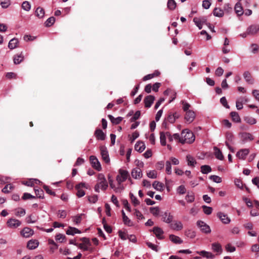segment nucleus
I'll return each mask as SVG.
<instances>
[{"label": "nucleus", "instance_id": "47", "mask_svg": "<svg viewBox=\"0 0 259 259\" xmlns=\"http://www.w3.org/2000/svg\"><path fill=\"white\" fill-rule=\"evenodd\" d=\"M83 214H79L77 215L72 217V221L75 224H79L82 220V217Z\"/></svg>", "mask_w": 259, "mask_h": 259}, {"label": "nucleus", "instance_id": "23", "mask_svg": "<svg viewBox=\"0 0 259 259\" xmlns=\"http://www.w3.org/2000/svg\"><path fill=\"white\" fill-rule=\"evenodd\" d=\"M179 118V115L175 113L174 114H169L167 117L166 120L170 123H173L175 122L176 120Z\"/></svg>", "mask_w": 259, "mask_h": 259}, {"label": "nucleus", "instance_id": "52", "mask_svg": "<svg viewBox=\"0 0 259 259\" xmlns=\"http://www.w3.org/2000/svg\"><path fill=\"white\" fill-rule=\"evenodd\" d=\"M147 176L149 178L156 179L157 176V171L154 170L149 171L147 173Z\"/></svg>", "mask_w": 259, "mask_h": 259}, {"label": "nucleus", "instance_id": "26", "mask_svg": "<svg viewBox=\"0 0 259 259\" xmlns=\"http://www.w3.org/2000/svg\"><path fill=\"white\" fill-rule=\"evenodd\" d=\"M18 39L16 38H12L10 40L8 44V47L10 49L12 50L16 48L18 44Z\"/></svg>", "mask_w": 259, "mask_h": 259}, {"label": "nucleus", "instance_id": "55", "mask_svg": "<svg viewBox=\"0 0 259 259\" xmlns=\"http://www.w3.org/2000/svg\"><path fill=\"white\" fill-rule=\"evenodd\" d=\"M146 244L148 246V247L151 248L152 250L155 251L156 252L158 251V247L157 245H155L152 243L151 242L148 241L146 242Z\"/></svg>", "mask_w": 259, "mask_h": 259}, {"label": "nucleus", "instance_id": "25", "mask_svg": "<svg viewBox=\"0 0 259 259\" xmlns=\"http://www.w3.org/2000/svg\"><path fill=\"white\" fill-rule=\"evenodd\" d=\"M81 231L76 228L69 227L68 229L66 231V234L69 235H74L75 234H80Z\"/></svg>", "mask_w": 259, "mask_h": 259}, {"label": "nucleus", "instance_id": "7", "mask_svg": "<svg viewBox=\"0 0 259 259\" xmlns=\"http://www.w3.org/2000/svg\"><path fill=\"white\" fill-rule=\"evenodd\" d=\"M7 224L9 228L15 229L21 225V222L17 219H10L7 221Z\"/></svg>", "mask_w": 259, "mask_h": 259}, {"label": "nucleus", "instance_id": "54", "mask_svg": "<svg viewBox=\"0 0 259 259\" xmlns=\"http://www.w3.org/2000/svg\"><path fill=\"white\" fill-rule=\"evenodd\" d=\"M250 48L251 49V52L253 54H256L259 51V46L256 44H252L250 45Z\"/></svg>", "mask_w": 259, "mask_h": 259}, {"label": "nucleus", "instance_id": "3", "mask_svg": "<svg viewBox=\"0 0 259 259\" xmlns=\"http://www.w3.org/2000/svg\"><path fill=\"white\" fill-rule=\"evenodd\" d=\"M128 176V172L126 170L120 169L119 170V174L116 176V180L117 182L119 187L121 190L124 189L123 187L121 185V183L124 182Z\"/></svg>", "mask_w": 259, "mask_h": 259}, {"label": "nucleus", "instance_id": "19", "mask_svg": "<svg viewBox=\"0 0 259 259\" xmlns=\"http://www.w3.org/2000/svg\"><path fill=\"white\" fill-rule=\"evenodd\" d=\"M39 242L37 240L32 239L29 240L27 245V247L29 249H34L38 246Z\"/></svg>", "mask_w": 259, "mask_h": 259}, {"label": "nucleus", "instance_id": "1", "mask_svg": "<svg viewBox=\"0 0 259 259\" xmlns=\"http://www.w3.org/2000/svg\"><path fill=\"white\" fill-rule=\"evenodd\" d=\"M108 185L103 174H99L97 177V183L95 186L94 189L96 192L99 193L100 189L104 191L108 188Z\"/></svg>", "mask_w": 259, "mask_h": 259}, {"label": "nucleus", "instance_id": "5", "mask_svg": "<svg viewBox=\"0 0 259 259\" xmlns=\"http://www.w3.org/2000/svg\"><path fill=\"white\" fill-rule=\"evenodd\" d=\"M90 160L93 167H94L98 171L101 170L102 167L100 162L99 161L98 159L95 156H91L90 157Z\"/></svg>", "mask_w": 259, "mask_h": 259}, {"label": "nucleus", "instance_id": "9", "mask_svg": "<svg viewBox=\"0 0 259 259\" xmlns=\"http://www.w3.org/2000/svg\"><path fill=\"white\" fill-rule=\"evenodd\" d=\"M247 29L249 35H255L259 32V24L251 25L249 26Z\"/></svg>", "mask_w": 259, "mask_h": 259}, {"label": "nucleus", "instance_id": "57", "mask_svg": "<svg viewBox=\"0 0 259 259\" xmlns=\"http://www.w3.org/2000/svg\"><path fill=\"white\" fill-rule=\"evenodd\" d=\"M209 179L211 180H212L214 182L217 183H220L222 182V179L221 177L215 176V175H212L209 177Z\"/></svg>", "mask_w": 259, "mask_h": 259}, {"label": "nucleus", "instance_id": "4", "mask_svg": "<svg viewBox=\"0 0 259 259\" xmlns=\"http://www.w3.org/2000/svg\"><path fill=\"white\" fill-rule=\"evenodd\" d=\"M196 224L203 233L209 234L211 232L210 227L203 221H198Z\"/></svg>", "mask_w": 259, "mask_h": 259}, {"label": "nucleus", "instance_id": "24", "mask_svg": "<svg viewBox=\"0 0 259 259\" xmlns=\"http://www.w3.org/2000/svg\"><path fill=\"white\" fill-rule=\"evenodd\" d=\"M234 10L238 16H241L243 14V8L240 3H237L235 6Z\"/></svg>", "mask_w": 259, "mask_h": 259}, {"label": "nucleus", "instance_id": "14", "mask_svg": "<svg viewBox=\"0 0 259 259\" xmlns=\"http://www.w3.org/2000/svg\"><path fill=\"white\" fill-rule=\"evenodd\" d=\"M33 233V230L28 227L24 228L21 232V235L25 238L31 236Z\"/></svg>", "mask_w": 259, "mask_h": 259}, {"label": "nucleus", "instance_id": "59", "mask_svg": "<svg viewBox=\"0 0 259 259\" xmlns=\"http://www.w3.org/2000/svg\"><path fill=\"white\" fill-rule=\"evenodd\" d=\"M134 211L135 215L136 216L138 220H143L144 219V216L139 210L137 209H134Z\"/></svg>", "mask_w": 259, "mask_h": 259}, {"label": "nucleus", "instance_id": "53", "mask_svg": "<svg viewBox=\"0 0 259 259\" xmlns=\"http://www.w3.org/2000/svg\"><path fill=\"white\" fill-rule=\"evenodd\" d=\"M26 221L27 223H34L36 221V218L34 217V215L32 214H31L29 216H27L26 218Z\"/></svg>", "mask_w": 259, "mask_h": 259}, {"label": "nucleus", "instance_id": "35", "mask_svg": "<svg viewBox=\"0 0 259 259\" xmlns=\"http://www.w3.org/2000/svg\"><path fill=\"white\" fill-rule=\"evenodd\" d=\"M40 183L41 182L37 179H31L28 181H26L25 182H23V184L27 185L28 186H32L34 183L40 184Z\"/></svg>", "mask_w": 259, "mask_h": 259}, {"label": "nucleus", "instance_id": "12", "mask_svg": "<svg viewBox=\"0 0 259 259\" xmlns=\"http://www.w3.org/2000/svg\"><path fill=\"white\" fill-rule=\"evenodd\" d=\"M162 217V221L166 223L170 224L172 221L173 215L168 211H165Z\"/></svg>", "mask_w": 259, "mask_h": 259}, {"label": "nucleus", "instance_id": "41", "mask_svg": "<svg viewBox=\"0 0 259 259\" xmlns=\"http://www.w3.org/2000/svg\"><path fill=\"white\" fill-rule=\"evenodd\" d=\"M244 121L248 124L253 125L256 123V119L250 116H245L244 118Z\"/></svg>", "mask_w": 259, "mask_h": 259}, {"label": "nucleus", "instance_id": "17", "mask_svg": "<svg viewBox=\"0 0 259 259\" xmlns=\"http://www.w3.org/2000/svg\"><path fill=\"white\" fill-rule=\"evenodd\" d=\"M95 136L98 140L103 141L106 138V134L100 129H97L96 130Z\"/></svg>", "mask_w": 259, "mask_h": 259}, {"label": "nucleus", "instance_id": "51", "mask_svg": "<svg viewBox=\"0 0 259 259\" xmlns=\"http://www.w3.org/2000/svg\"><path fill=\"white\" fill-rule=\"evenodd\" d=\"M55 22V18L54 17H51L46 20L45 24L46 26L50 27L53 24H54Z\"/></svg>", "mask_w": 259, "mask_h": 259}, {"label": "nucleus", "instance_id": "10", "mask_svg": "<svg viewBox=\"0 0 259 259\" xmlns=\"http://www.w3.org/2000/svg\"><path fill=\"white\" fill-rule=\"evenodd\" d=\"M243 77L245 81L250 84H253L254 83V79L252 77L251 73L248 71H245L243 74Z\"/></svg>", "mask_w": 259, "mask_h": 259}, {"label": "nucleus", "instance_id": "33", "mask_svg": "<svg viewBox=\"0 0 259 259\" xmlns=\"http://www.w3.org/2000/svg\"><path fill=\"white\" fill-rule=\"evenodd\" d=\"M185 235L187 237L193 239L196 236V232L192 229H187L185 231Z\"/></svg>", "mask_w": 259, "mask_h": 259}, {"label": "nucleus", "instance_id": "20", "mask_svg": "<svg viewBox=\"0 0 259 259\" xmlns=\"http://www.w3.org/2000/svg\"><path fill=\"white\" fill-rule=\"evenodd\" d=\"M153 232L155 234L157 238L159 239H162L163 238V230L159 227H155L153 229Z\"/></svg>", "mask_w": 259, "mask_h": 259}, {"label": "nucleus", "instance_id": "21", "mask_svg": "<svg viewBox=\"0 0 259 259\" xmlns=\"http://www.w3.org/2000/svg\"><path fill=\"white\" fill-rule=\"evenodd\" d=\"M146 148L145 144L144 142L138 141L137 142L135 146V149L139 152H143Z\"/></svg>", "mask_w": 259, "mask_h": 259}, {"label": "nucleus", "instance_id": "64", "mask_svg": "<svg viewBox=\"0 0 259 259\" xmlns=\"http://www.w3.org/2000/svg\"><path fill=\"white\" fill-rule=\"evenodd\" d=\"M13 187L11 184H8L5 186V187L2 189L3 192L5 193H8L10 192V191L12 190Z\"/></svg>", "mask_w": 259, "mask_h": 259}, {"label": "nucleus", "instance_id": "15", "mask_svg": "<svg viewBox=\"0 0 259 259\" xmlns=\"http://www.w3.org/2000/svg\"><path fill=\"white\" fill-rule=\"evenodd\" d=\"M155 98L153 96L149 95L147 96L144 99L145 106L146 108H150L152 105Z\"/></svg>", "mask_w": 259, "mask_h": 259}, {"label": "nucleus", "instance_id": "46", "mask_svg": "<svg viewBox=\"0 0 259 259\" xmlns=\"http://www.w3.org/2000/svg\"><path fill=\"white\" fill-rule=\"evenodd\" d=\"M165 171L167 175H171V163L170 161L167 160L165 163Z\"/></svg>", "mask_w": 259, "mask_h": 259}, {"label": "nucleus", "instance_id": "63", "mask_svg": "<svg viewBox=\"0 0 259 259\" xmlns=\"http://www.w3.org/2000/svg\"><path fill=\"white\" fill-rule=\"evenodd\" d=\"M181 103L183 105L182 108L184 111L187 112L188 110H190L189 108L190 107V105L188 103L185 101H182Z\"/></svg>", "mask_w": 259, "mask_h": 259}, {"label": "nucleus", "instance_id": "30", "mask_svg": "<svg viewBox=\"0 0 259 259\" xmlns=\"http://www.w3.org/2000/svg\"><path fill=\"white\" fill-rule=\"evenodd\" d=\"M108 117L111 121V122L114 124H119L122 120V117H117L116 118H115L111 115H109Z\"/></svg>", "mask_w": 259, "mask_h": 259}, {"label": "nucleus", "instance_id": "18", "mask_svg": "<svg viewBox=\"0 0 259 259\" xmlns=\"http://www.w3.org/2000/svg\"><path fill=\"white\" fill-rule=\"evenodd\" d=\"M249 152V149H241L237 153L236 156L239 159H244Z\"/></svg>", "mask_w": 259, "mask_h": 259}, {"label": "nucleus", "instance_id": "32", "mask_svg": "<svg viewBox=\"0 0 259 259\" xmlns=\"http://www.w3.org/2000/svg\"><path fill=\"white\" fill-rule=\"evenodd\" d=\"M198 253L203 257H206L207 258H213L214 257V255L212 253L204 250L198 252Z\"/></svg>", "mask_w": 259, "mask_h": 259}, {"label": "nucleus", "instance_id": "43", "mask_svg": "<svg viewBox=\"0 0 259 259\" xmlns=\"http://www.w3.org/2000/svg\"><path fill=\"white\" fill-rule=\"evenodd\" d=\"M21 7L24 11L28 12L30 10L31 6L29 2L24 1L22 3Z\"/></svg>", "mask_w": 259, "mask_h": 259}, {"label": "nucleus", "instance_id": "34", "mask_svg": "<svg viewBox=\"0 0 259 259\" xmlns=\"http://www.w3.org/2000/svg\"><path fill=\"white\" fill-rule=\"evenodd\" d=\"M186 199L189 203H191L195 200V195L193 192H188L186 196Z\"/></svg>", "mask_w": 259, "mask_h": 259}, {"label": "nucleus", "instance_id": "50", "mask_svg": "<svg viewBox=\"0 0 259 259\" xmlns=\"http://www.w3.org/2000/svg\"><path fill=\"white\" fill-rule=\"evenodd\" d=\"M212 249L214 251L221 252L222 251V246L218 243H214L212 244Z\"/></svg>", "mask_w": 259, "mask_h": 259}, {"label": "nucleus", "instance_id": "11", "mask_svg": "<svg viewBox=\"0 0 259 259\" xmlns=\"http://www.w3.org/2000/svg\"><path fill=\"white\" fill-rule=\"evenodd\" d=\"M132 176L133 178L138 179L142 177L143 174L142 170L139 167H136L132 171Z\"/></svg>", "mask_w": 259, "mask_h": 259}, {"label": "nucleus", "instance_id": "42", "mask_svg": "<svg viewBox=\"0 0 259 259\" xmlns=\"http://www.w3.org/2000/svg\"><path fill=\"white\" fill-rule=\"evenodd\" d=\"M243 99L244 97H241L237 100L236 102V106L238 110H241L243 108Z\"/></svg>", "mask_w": 259, "mask_h": 259}, {"label": "nucleus", "instance_id": "39", "mask_svg": "<svg viewBox=\"0 0 259 259\" xmlns=\"http://www.w3.org/2000/svg\"><path fill=\"white\" fill-rule=\"evenodd\" d=\"M213 15L218 17H222L224 15V11L220 8H216L214 9L213 12Z\"/></svg>", "mask_w": 259, "mask_h": 259}, {"label": "nucleus", "instance_id": "28", "mask_svg": "<svg viewBox=\"0 0 259 259\" xmlns=\"http://www.w3.org/2000/svg\"><path fill=\"white\" fill-rule=\"evenodd\" d=\"M213 150L214 151V155L215 157L219 160H223L224 156L221 151L217 147H214Z\"/></svg>", "mask_w": 259, "mask_h": 259}, {"label": "nucleus", "instance_id": "56", "mask_svg": "<svg viewBox=\"0 0 259 259\" xmlns=\"http://www.w3.org/2000/svg\"><path fill=\"white\" fill-rule=\"evenodd\" d=\"M203 210L204 213L206 214L209 215L211 213L212 211V208L211 207L207 206L205 205H203L202 206Z\"/></svg>", "mask_w": 259, "mask_h": 259}, {"label": "nucleus", "instance_id": "48", "mask_svg": "<svg viewBox=\"0 0 259 259\" xmlns=\"http://www.w3.org/2000/svg\"><path fill=\"white\" fill-rule=\"evenodd\" d=\"M13 60L15 64H19L23 61V57L21 54L19 55H15L14 57Z\"/></svg>", "mask_w": 259, "mask_h": 259}, {"label": "nucleus", "instance_id": "2", "mask_svg": "<svg viewBox=\"0 0 259 259\" xmlns=\"http://www.w3.org/2000/svg\"><path fill=\"white\" fill-rule=\"evenodd\" d=\"M195 141L194 134L188 130H184L181 133L180 142L182 144L192 143Z\"/></svg>", "mask_w": 259, "mask_h": 259}, {"label": "nucleus", "instance_id": "38", "mask_svg": "<svg viewBox=\"0 0 259 259\" xmlns=\"http://www.w3.org/2000/svg\"><path fill=\"white\" fill-rule=\"evenodd\" d=\"M186 160L188 162V165L189 166H194L196 163V161L194 157L190 155H187L186 156Z\"/></svg>", "mask_w": 259, "mask_h": 259}, {"label": "nucleus", "instance_id": "16", "mask_svg": "<svg viewBox=\"0 0 259 259\" xmlns=\"http://www.w3.org/2000/svg\"><path fill=\"white\" fill-rule=\"evenodd\" d=\"M217 216L225 224H228L231 222V220L228 217L227 215L223 212H220L218 213Z\"/></svg>", "mask_w": 259, "mask_h": 259}, {"label": "nucleus", "instance_id": "13", "mask_svg": "<svg viewBox=\"0 0 259 259\" xmlns=\"http://www.w3.org/2000/svg\"><path fill=\"white\" fill-rule=\"evenodd\" d=\"M170 228L176 231H180L183 228V225L181 221H175L170 224Z\"/></svg>", "mask_w": 259, "mask_h": 259}, {"label": "nucleus", "instance_id": "31", "mask_svg": "<svg viewBox=\"0 0 259 259\" xmlns=\"http://www.w3.org/2000/svg\"><path fill=\"white\" fill-rule=\"evenodd\" d=\"M35 14L38 18H42L45 15V10L42 8L39 7L36 9Z\"/></svg>", "mask_w": 259, "mask_h": 259}, {"label": "nucleus", "instance_id": "58", "mask_svg": "<svg viewBox=\"0 0 259 259\" xmlns=\"http://www.w3.org/2000/svg\"><path fill=\"white\" fill-rule=\"evenodd\" d=\"M10 0H1V5L3 8H7L10 5Z\"/></svg>", "mask_w": 259, "mask_h": 259}, {"label": "nucleus", "instance_id": "36", "mask_svg": "<svg viewBox=\"0 0 259 259\" xmlns=\"http://www.w3.org/2000/svg\"><path fill=\"white\" fill-rule=\"evenodd\" d=\"M167 138V136L166 135V132H161L160 134V143L162 146H165L166 145V140Z\"/></svg>", "mask_w": 259, "mask_h": 259}, {"label": "nucleus", "instance_id": "29", "mask_svg": "<svg viewBox=\"0 0 259 259\" xmlns=\"http://www.w3.org/2000/svg\"><path fill=\"white\" fill-rule=\"evenodd\" d=\"M153 187L156 190L162 191L163 190L164 185L162 183L154 181L152 184Z\"/></svg>", "mask_w": 259, "mask_h": 259}, {"label": "nucleus", "instance_id": "60", "mask_svg": "<svg viewBox=\"0 0 259 259\" xmlns=\"http://www.w3.org/2000/svg\"><path fill=\"white\" fill-rule=\"evenodd\" d=\"M177 192L180 194H184L186 192V189L184 185L179 186L177 189Z\"/></svg>", "mask_w": 259, "mask_h": 259}, {"label": "nucleus", "instance_id": "22", "mask_svg": "<svg viewBox=\"0 0 259 259\" xmlns=\"http://www.w3.org/2000/svg\"><path fill=\"white\" fill-rule=\"evenodd\" d=\"M241 138L244 142L250 141L253 140V136L248 133H243L241 134Z\"/></svg>", "mask_w": 259, "mask_h": 259}, {"label": "nucleus", "instance_id": "45", "mask_svg": "<svg viewBox=\"0 0 259 259\" xmlns=\"http://www.w3.org/2000/svg\"><path fill=\"white\" fill-rule=\"evenodd\" d=\"M211 171V168L209 165H204L201 166V171L204 174H207Z\"/></svg>", "mask_w": 259, "mask_h": 259}, {"label": "nucleus", "instance_id": "27", "mask_svg": "<svg viewBox=\"0 0 259 259\" xmlns=\"http://www.w3.org/2000/svg\"><path fill=\"white\" fill-rule=\"evenodd\" d=\"M169 239L175 244H180L182 243L183 242V240L179 236H176L175 235H170Z\"/></svg>", "mask_w": 259, "mask_h": 259}, {"label": "nucleus", "instance_id": "62", "mask_svg": "<svg viewBox=\"0 0 259 259\" xmlns=\"http://www.w3.org/2000/svg\"><path fill=\"white\" fill-rule=\"evenodd\" d=\"M98 199V196L97 195H94L88 197V200L90 203H95Z\"/></svg>", "mask_w": 259, "mask_h": 259}, {"label": "nucleus", "instance_id": "8", "mask_svg": "<svg viewBox=\"0 0 259 259\" xmlns=\"http://www.w3.org/2000/svg\"><path fill=\"white\" fill-rule=\"evenodd\" d=\"M195 113L192 110H188L186 112L185 120L188 123H191L195 118Z\"/></svg>", "mask_w": 259, "mask_h": 259}, {"label": "nucleus", "instance_id": "61", "mask_svg": "<svg viewBox=\"0 0 259 259\" xmlns=\"http://www.w3.org/2000/svg\"><path fill=\"white\" fill-rule=\"evenodd\" d=\"M225 249L228 252H232L235 251L236 248L230 243L227 244L225 246Z\"/></svg>", "mask_w": 259, "mask_h": 259}, {"label": "nucleus", "instance_id": "49", "mask_svg": "<svg viewBox=\"0 0 259 259\" xmlns=\"http://www.w3.org/2000/svg\"><path fill=\"white\" fill-rule=\"evenodd\" d=\"M150 212L155 217L158 216L160 210L158 207H152L150 208Z\"/></svg>", "mask_w": 259, "mask_h": 259}, {"label": "nucleus", "instance_id": "44", "mask_svg": "<svg viewBox=\"0 0 259 259\" xmlns=\"http://www.w3.org/2000/svg\"><path fill=\"white\" fill-rule=\"evenodd\" d=\"M130 196L131 199V201L135 206H136L140 204V201L138 200L137 197L135 196H134V195L133 193H130Z\"/></svg>", "mask_w": 259, "mask_h": 259}, {"label": "nucleus", "instance_id": "37", "mask_svg": "<svg viewBox=\"0 0 259 259\" xmlns=\"http://www.w3.org/2000/svg\"><path fill=\"white\" fill-rule=\"evenodd\" d=\"M230 115L234 121L236 122H240L241 121V118L237 112L234 111L231 112Z\"/></svg>", "mask_w": 259, "mask_h": 259}, {"label": "nucleus", "instance_id": "6", "mask_svg": "<svg viewBox=\"0 0 259 259\" xmlns=\"http://www.w3.org/2000/svg\"><path fill=\"white\" fill-rule=\"evenodd\" d=\"M100 151L103 160L106 163H109L110 162V158L107 148L104 146H101L100 147Z\"/></svg>", "mask_w": 259, "mask_h": 259}, {"label": "nucleus", "instance_id": "40", "mask_svg": "<svg viewBox=\"0 0 259 259\" xmlns=\"http://www.w3.org/2000/svg\"><path fill=\"white\" fill-rule=\"evenodd\" d=\"M176 6L177 4L175 0H168L167 3V7L169 10H175L176 7Z\"/></svg>", "mask_w": 259, "mask_h": 259}]
</instances>
